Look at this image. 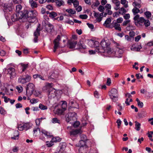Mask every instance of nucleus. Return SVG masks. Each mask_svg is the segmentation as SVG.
<instances>
[{"label":"nucleus","instance_id":"f257e3e1","mask_svg":"<svg viewBox=\"0 0 153 153\" xmlns=\"http://www.w3.org/2000/svg\"><path fill=\"white\" fill-rule=\"evenodd\" d=\"M53 86L52 83H46L45 87L43 88L44 90H48V96L49 99H52L56 96L57 91L52 88Z\"/></svg>","mask_w":153,"mask_h":153},{"label":"nucleus","instance_id":"f03ea898","mask_svg":"<svg viewBox=\"0 0 153 153\" xmlns=\"http://www.w3.org/2000/svg\"><path fill=\"white\" fill-rule=\"evenodd\" d=\"M110 98L112 101L115 102L118 100V93L117 90L115 88L111 89L108 92Z\"/></svg>","mask_w":153,"mask_h":153},{"label":"nucleus","instance_id":"7ed1b4c3","mask_svg":"<svg viewBox=\"0 0 153 153\" xmlns=\"http://www.w3.org/2000/svg\"><path fill=\"white\" fill-rule=\"evenodd\" d=\"M31 76L27 74L25 76H20L18 79L19 82L24 84L30 81L31 80Z\"/></svg>","mask_w":153,"mask_h":153},{"label":"nucleus","instance_id":"20e7f679","mask_svg":"<svg viewBox=\"0 0 153 153\" xmlns=\"http://www.w3.org/2000/svg\"><path fill=\"white\" fill-rule=\"evenodd\" d=\"M123 52V49L121 48L118 44H117L116 48L115 51V56L118 57H121L122 54Z\"/></svg>","mask_w":153,"mask_h":153},{"label":"nucleus","instance_id":"39448f33","mask_svg":"<svg viewBox=\"0 0 153 153\" xmlns=\"http://www.w3.org/2000/svg\"><path fill=\"white\" fill-rule=\"evenodd\" d=\"M76 114L75 112L69 113L68 116L66 118V121L67 122H70L72 121H75L76 120Z\"/></svg>","mask_w":153,"mask_h":153},{"label":"nucleus","instance_id":"423d86ee","mask_svg":"<svg viewBox=\"0 0 153 153\" xmlns=\"http://www.w3.org/2000/svg\"><path fill=\"white\" fill-rule=\"evenodd\" d=\"M139 15H137L134 18V20L135 21V23L136 25L139 24L141 25L143 23H144L145 19L143 17H139Z\"/></svg>","mask_w":153,"mask_h":153},{"label":"nucleus","instance_id":"0eeeda50","mask_svg":"<svg viewBox=\"0 0 153 153\" xmlns=\"http://www.w3.org/2000/svg\"><path fill=\"white\" fill-rule=\"evenodd\" d=\"M61 39V36L60 35H58L56 38L53 41L54 44V49L53 51L54 52H55L59 46V41Z\"/></svg>","mask_w":153,"mask_h":153},{"label":"nucleus","instance_id":"6e6552de","mask_svg":"<svg viewBox=\"0 0 153 153\" xmlns=\"http://www.w3.org/2000/svg\"><path fill=\"white\" fill-rule=\"evenodd\" d=\"M35 89V85L32 83H29L27 86L26 88V92L30 93V94H32Z\"/></svg>","mask_w":153,"mask_h":153},{"label":"nucleus","instance_id":"1a4fd4ad","mask_svg":"<svg viewBox=\"0 0 153 153\" xmlns=\"http://www.w3.org/2000/svg\"><path fill=\"white\" fill-rule=\"evenodd\" d=\"M30 127V124L29 123H25L23 125H19L18 128L19 131H22L25 130L26 131Z\"/></svg>","mask_w":153,"mask_h":153},{"label":"nucleus","instance_id":"9d476101","mask_svg":"<svg viewBox=\"0 0 153 153\" xmlns=\"http://www.w3.org/2000/svg\"><path fill=\"white\" fill-rule=\"evenodd\" d=\"M103 13H100L98 12H94V15L96 18V21L98 22H100L102 20L103 16Z\"/></svg>","mask_w":153,"mask_h":153},{"label":"nucleus","instance_id":"9b49d317","mask_svg":"<svg viewBox=\"0 0 153 153\" xmlns=\"http://www.w3.org/2000/svg\"><path fill=\"white\" fill-rule=\"evenodd\" d=\"M111 25L112 26V27H111V28L114 27L115 30L119 31L121 30V27H120V25L115 20L112 22Z\"/></svg>","mask_w":153,"mask_h":153},{"label":"nucleus","instance_id":"f8f14e48","mask_svg":"<svg viewBox=\"0 0 153 153\" xmlns=\"http://www.w3.org/2000/svg\"><path fill=\"white\" fill-rule=\"evenodd\" d=\"M100 43L97 41H94V47L96 48V52L100 53L103 52V51L100 50L101 47L99 46Z\"/></svg>","mask_w":153,"mask_h":153},{"label":"nucleus","instance_id":"ddd939ff","mask_svg":"<svg viewBox=\"0 0 153 153\" xmlns=\"http://www.w3.org/2000/svg\"><path fill=\"white\" fill-rule=\"evenodd\" d=\"M82 132L81 129L73 130L70 131V134L71 137H73Z\"/></svg>","mask_w":153,"mask_h":153},{"label":"nucleus","instance_id":"4468645a","mask_svg":"<svg viewBox=\"0 0 153 153\" xmlns=\"http://www.w3.org/2000/svg\"><path fill=\"white\" fill-rule=\"evenodd\" d=\"M19 13L21 15V17H19L20 19H27L29 17L28 11L27 10H24L20 13Z\"/></svg>","mask_w":153,"mask_h":153},{"label":"nucleus","instance_id":"2eb2a0df","mask_svg":"<svg viewBox=\"0 0 153 153\" xmlns=\"http://www.w3.org/2000/svg\"><path fill=\"white\" fill-rule=\"evenodd\" d=\"M7 71L8 73L10 76V78L15 76L16 73L15 72V69L14 68L11 67L7 69Z\"/></svg>","mask_w":153,"mask_h":153},{"label":"nucleus","instance_id":"dca6fc26","mask_svg":"<svg viewBox=\"0 0 153 153\" xmlns=\"http://www.w3.org/2000/svg\"><path fill=\"white\" fill-rule=\"evenodd\" d=\"M111 6L110 4H106L105 8L106 9L107 13L108 15H111L112 13V11L111 10ZM106 13H105V15H106Z\"/></svg>","mask_w":153,"mask_h":153},{"label":"nucleus","instance_id":"f3484780","mask_svg":"<svg viewBox=\"0 0 153 153\" xmlns=\"http://www.w3.org/2000/svg\"><path fill=\"white\" fill-rule=\"evenodd\" d=\"M101 45L102 46L100 48V50H103V52H104V49L105 48H107L109 44L107 43L106 42L105 40H102L101 42Z\"/></svg>","mask_w":153,"mask_h":153},{"label":"nucleus","instance_id":"a211bd4d","mask_svg":"<svg viewBox=\"0 0 153 153\" xmlns=\"http://www.w3.org/2000/svg\"><path fill=\"white\" fill-rule=\"evenodd\" d=\"M37 13L35 10H30L28 11V14H29V17H30L32 18L35 17L37 15Z\"/></svg>","mask_w":153,"mask_h":153},{"label":"nucleus","instance_id":"6ab92c4d","mask_svg":"<svg viewBox=\"0 0 153 153\" xmlns=\"http://www.w3.org/2000/svg\"><path fill=\"white\" fill-rule=\"evenodd\" d=\"M54 27L53 25L51 24H48L46 25V30L48 33H51L53 30Z\"/></svg>","mask_w":153,"mask_h":153},{"label":"nucleus","instance_id":"aec40b11","mask_svg":"<svg viewBox=\"0 0 153 153\" xmlns=\"http://www.w3.org/2000/svg\"><path fill=\"white\" fill-rule=\"evenodd\" d=\"M141 3V1L140 0L137 1L135 0L134 1L132 5L134 6V7L139 9L141 7L140 4Z\"/></svg>","mask_w":153,"mask_h":153},{"label":"nucleus","instance_id":"412c9836","mask_svg":"<svg viewBox=\"0 0 153 153\" xmlns=\"http://www.w3.org/2000/svg\"><path fill=\"white\" fill-rule=\"evenodd\" d=\"M85 145L82 146L80 147L79 152V153H86L87 150L88 148L86 146H85Z\"/></svg>","mask_w":153,"mask_h":153},{"label":"nucleus","instance_id":"4be33fe9","mask_svg":"<svg viewBox=\"0 0 153 153\" xmlns=\"http://www.w3.org/2000/svg\"><path fill=\"white\" fill-rule=\"evenodd\" d=\"M141 48L142 47L141 45H138L136 47L135 46L134 44L131 46V49L132 51H139Z\"/></svg>","mask_w":153,"mask_h":153},{"label":"nucleus","instance_id":"5701e85b","mask_svg":"<svg viewBox=\"0 0 153 153\" xmlns=\"http://www.w3.org/2000/svg\"><path fill=\"white\" fill-rule=\"evenodd\" d=\"M80 138L81 139V140L79 141V143H81L82 142L83 143V145H82V146L85 145V141L87 140V137L86 136L85 134H82L80 135Z\"/></svg>","mask_w":153,"mask_h":153},{"label":"nucleus","instance_id":"b1692460","mask_svg":"<svg viewBox=\"0 0 153 153\" xmlns=\"http://www.w3.org/2000/svg\"><path fill=\"white\" fill-rule=\"evenodd\" d=\"M19 13L14 14L12 15L11 16V19L13 22H15L19 20L20 19L19 17H18L19 16Z\"/></svg>","mask_w":153,"mask_h":153},{"label":"nucleus","instance_id":"393cba45","mask_svg":"<svg viewBox=\"0 0 153 153\" xmlns=\"http://www.w3.org/2000/svg\"><path fill=\"white\" fill-rule=\"evenodd\" d=\"M29 3L32 8H34L37 7V3L34 1L33 0H29Z\"/></svg>","mask_w":153,"mask_h":153},{"label":"nucleus","instance_id":"a878e982","mask_svg":"<svg viewBox=\"0 0 153 153\" xmlns=\"http://www.w3.org/2000/svg\"><path fill=\"white\" fill-rule=\"evenodd\" d=\"M14 134L13 136L11 137V139L14 140H18L19 135V131H15L14 132Z\"/></svg>","mask_w":153,"mask_h":153},{"label":"nucleus","instance_id":"bb28decb","mask_svg":"<svg viewBox=\"0 0 153 153\" xmlns=\"http://www.w3.org/2000/svg\"><path fill=\"white\" fill-rule=\"evenodd\" d=\"M41 132L42 134H43L47 138H52L53 136L50 134L49 133L45 130H42Z\"/></svg>","mask_w":153,"mask_h":153},{"label":"nucleus","instance_id":"cd10ccee","mask_svg":"<svg viewBox=\"0 0 153 153\" xmlns=\"http://www.w3.org/2000/svg\"><path fill=\"white\" fill-rule=\"evenodd\" d=\"M69 46L70 48H74L77 44V42L74 41H71L69 42Z\"/></svg>","mask_w":153,"mask_h":153},{"label":"nucleus","instance_id":"c85d7f7f","mask_svg":"<svg viewBox=\"0 0 153 153\" xmlns=\"http://www.w3.org/2000/svg\"><path fill=\"white\" fill-rule=\"evenodd\" d=\"M40 28L39 25L38 26L36 30L34 33V36L38 37L40 35Z\"/></svg>","mask_w":153,"mask_h":153},{"label":"nucleus","instance_id":"c756f323","mask_svg":"<svg viewBox=\"0 0 153 153\" xmlns=\"http://www.w3.org/2000/svg\"><path fill=\"white\" fill-rule=\"evenodd\" d=\"M132 12L133 13V14L135 16L137 15V14L139 13H142L143 12L142 11L141 12H140V10L139 9V8H136L134 7L133 9L132 10Z\"/></svg>","mask_w":153,"mask_h":153},{"label":"nucleus","instance_id":"7c9ffc66","mask_svg":"<svg viewBox=\"0 0 153 153\" xmlns=\"http://www.w3.org/2000/svg\"><path fill=\"white\" fill-rule=\"evenodd\" d=\"M128 1L126 0H121L120 3L123 4L124 7L126 8H127L128 7Z\"/></svg>","mask_w":153,"mask_h":153},{"label":"nucleus","instance_id":"2f4dec72","mask_svg":"<svg viewBox=\"0 0 153 153\" xmlns=\"http://www.w3.org/2000/svg\"><path fill=\"white\" fill-rule=\"evenodd\" d=\"M111 22V20L110 18H107L105 22L103 25L106 27H108L109 26V24Z\"/></svg>","mask_w":153,"mask_h":153},{"label":"nucleus","instance_id":"473e14b6","mask_svg":"<svg viewBox=\"0 0 153 153\" xmlns=\"http://www.w3.org/2000/svg\"><path fill=\"white\" fill-rule=\"evenodd\" d=\"M135 129L137 131H139L140 130V124L137 121L135 122Z\"/></svg>","mask_w":153,"mask_h":153},{"label":"nucleus","instance_id":"72a5a7b5","mask_svg":"<svg viewBox=\"0 0 153 153\" xmlns=\"http://www.w3.org/2000/svg\"><path fill=\"white\" fill-rule=\"evenodd\" d=\"M56 3L58 6L60 7L63 5L64 2L62 0H57L56 1Z\"/></svg>","mask_w":153,"mask_h":153},{"label":"nucleus","instance_id":"f704fd0d","mask_svg":"<svg viewBox=\"0 0 153 153\" xmlns=\"http://www.w3.org/2000/svg\"><path fill=\"white\" fill-rule=\"evenodd\" d=\"M94 40H89L88 41V44L89 46L91 47H94Z\"/></svg>","mask_w":153,"mask_h":153},{"label":"nucleus","instance_id":"c9c22d12","mask_svg":"<svg viewBox=\"0 0 153 153\" xmlns=\"http://www.w3.org/2000/svg\"><path fill=\"white\" fill-rule=\"evenodd\" d=\"M126 12V10L123 7L121 8L119 10V14L123 15Z\"/></svg>","mask_w":153,"mask_h":153},{"label":"nucleus","instance_id":"e433bc0d","mask_svg":"<svg viewBox=\"0 0 153 153\" xmlns=\"http://www.w3.org/2000/svg\"><path fill=\"white\" fill-rule=\"evenodd\" d=\"M61 139L59 137H56L52 138L51 141L53 142H56L60 141Z\"/></svg>","mask_w":153,"mask_h":153},{"label":"nucleus","instance_id":"4c0bfd02","mask_svg":"<svg viewBox=\"0 0 153 153\" xmlns=\"http://www.w3.org/2000/svg\"><path fill=\"white\" fill-rule=\"evenodd\" d=\"M57 16V13L54 12H51L49 13V16L51 18H53Z\"/></svg>","mask_w":153,"mask_h":153},{"label":"nucleus","instance_id":"58836bf2","mask_svg":"<svg viewBox=\"0 0 153 153\" xmlns=\"http://www.w3.org/2000/svg\"><path fill=\"white\" fill-rule=\"evenodd\" d=\"M62 108L63 110H65L67 107V103L65 101H62Z\"/></svg>","mask_w":153,"mask_h":153},{"label":"nucleus","instance_id":"ea45409f","mask_svg":"<svg viewBox=\"0 0 153 153\" xmlns=\"http://www.w3.org/2000/svg\"><path fill=\"white\" fill-rule=\"evenodd\" d=\"M39 108L42 110H47L48 109L47 107L46 106L42 104H40L39 105Z\"/></svg>","mask_w":153,"mask_h":153},{"label":"nucleus","instance_id":"a19ab883","mask_svg":"<svg viewBox=\"0 0 153 153\" xmlns=\"http://www.w3.org/2000/svg\"><path fill=\"white\" fill-rule=\"evenodd\" d=\"M21 66L22 67V71H24L28 67V64H25L23 63H21L20 64Z\"/></svg>","mask_w":153,"mask_h":153},{"label":"nucleus","instance_id":"79ce46f5","mask_svg":"<svg viewBox=\"0 0 153 153\" xmlns=\"http://www.w3.org/2000/svg\"><path fill=\"white\" fill-rule=\"evenodd\" d=\"M66 11L68 13L72 14H74L76 13V11L75 10H73L71 9H68L66 10Z\"/></svg>","mask_w":153,"mask_h":153},{"label":"nucleus","instance_id":"37998d69","mask_svg":"<svg viewBox=\"0 0 153 153\" xmlns=\"http://www.w3.org/2000/svg\"><path fill=\"white\" fill-rule=\"evenodd\" d=\"M78 46H79V48L80 49H85L86 46L83 44H82L81 42H80L78 44Z\"/></svg>","mask_w":153,"mask_h":153},{"label":"nucleus","instance_id":"c03bdc74","mask_svg":"<svg viewBox=\"0 0 153 153\" xmlns=\"http://www.w3.org/2000/svg\"><path fill=\"white\" fill-rule=\"evenodd\" d=\"M52 122L53 123H58L60 124V121L58 120L57 118H53L52 120Z\"/></svg>","mask_w":153,"mask_h":153},{"label":"nucleus","instance_id":"a18cd8bd","mask_svg":"<svg viewBox=\"0 0 153 153\" xmlns=\"http://www.w3.org/2000/svg\"><path fill=\"white\" fill-rule=\"evenodd\" d=\"M105 7L103 6L102 5H100L98 7V10L100 12H101L102 13H103L104 11L105 10Z\"/></svg>","mask_w":153,"mask_h":153},{"label":"nucleus","instance_id":"49530a36","mask_svg":"<svg viewBox=\"0 0 153 153\" xmlns=\"http://www.w3.org/2000/svg\"><path fill=\"white\" fill-rule=\"evenodd\" d=\"M0 113L3 115L6 114V111L4 110L3 108L1 106H0Z\"/></svg>","mask_w":153,"mask_h":153},{"label":"nucleus","instance_id":"de8ad7c7","mask_svg":"<svg viewBox=\"0 0 153 153\" xmlns=\"http://www.w3.org/2000/svg\"><path fill=\"white\" fill-rule=\"evenodd\" d=\"M39 100L38 99L33 98L30 100V102L32 104H35L38 102Z\"/></svg>","mask_w":153,"mask_h":153},{"label":"nucleus","instance_id":"09e8293b","mask_svg":"<svg viewBox=\"0 0 153 153\" xmlns=\"http://www.w3.org/2000/svg\"><path fill=\"white\" fill-rule=\"evenodd\" d=\"M144 24L146 27H147L149 26L150 22L148 20H145L144 22Z\"/></svg>","mask_w":153,"mask_h":153},{"label":"nucleus","instance_id":"8fccbe9b","mask_svg":"<svg viewBox=\"0 0 153 153\" xmlns=\"http://www.w3.org/2000/svg\"><path fill=\"white\" fill-rule=\"evenodd\" d=\"M37 131H39L40 133V128L37 127V128H34L33 130V132L34 133V134H35V135H36V132Z\"/></svg>","mask_w":153,"mask_h":153},{"label":"nucleus","instance_id":"3c124183","mask_svg":"<svg viewBox=\"0 0 153 153\" xmlns=\"http://www.w3.org/2000/svg\"><path fill=\"white\" fill-rule=\"evenodd\" d=\"M53 142L51 140L50 142L49 141H46V145L48 147H51L53 145Z\"/></svg>","mask_w":153,"mask_h":153},{"label":"nucleus","instance_id":"603ef678","mask_svg":"<svg viewBox=\"0 0 153 153\" xmlns=\"http://www.w3.org/2000/svg\"><path fill=\"white\" fill-rule=\"evenodd\" d=\"M16 11L19 12L22 9V6L21 5H18L16 6Z\"/></svg>","mask_w":153,"mask_h":153},{"label":"nucleus","instance_id":"864d4df0","mask_svg":"<svg viewBox=\"0 0 153 153\" xmlns=\"http://www.w3.org/2000/svg\"><path fill=\"white\" fill-rule=\"evenodd\" d=\"M79 17L82 19H86L88 18V16L86 14L80 15L79 16Z\"/></svg>","mask_w":153,"mask_h":153},{"label":"nucleus","instance_id":"5fc2aeb1","mask_svg":"<svg viewBox=\"0 0 153 153\" xmlns=\"http://www.w3.org/2000/svg\"><path fill=\"white\" fill-rule=\"evenodd\" d=\"M16 88L19 93L22 92L23 90L22 87L21 86H17L16 87Z\"/></svg>","mask_w":153,"mask_h":153},{"label":"nucleus","instance_id":"6e6d98bb","mask_svg":"<svg viewBox=\"0 0 153 153\" xmlns=\"http://www.w3.org/2000/svg\"><path fill=\"white\" fill-rule=\"evenodd\" d=\"M145 15L147 18H149L151 16V13L149 11L145 12Z\"/></svg>","mask_w":153,"mask_h":153},{"label":"nucleus","instance_id":"4d7b16f0","mask_svg":"<svg viewBox=\"0 0 153 153\" xmlns=\"http://www.w3.org/2000/svg\"><path fill=\"white\" fill-rule=\"evenodd\" d=\"M41 122V119H37L35 120V123L37 127L39 126L40 125V123Z\"/></svg>","mask_w":153,"mask_h":153},{"label":"nucleus","instance_id":"13d9d810","mask_svg":"<svg viewBox=\"0 0 153 153\" xmlns=\"http://www.w3.org/2000/svg\"><path fill=\"white\" fill-rule=\"evenodd\" d=\"M6 53L5 51L3 50H1L0 51V55L1 56H5Z\"/></svg>","mask_w":153,"mask_h":153},{"label":"nucleus","instance_id":"bf43d9fd","mask_svg":"<svg viewBox=\"0 0 153 153\" xmlns=\"http://www.w3.org/2000/svg\"><path fill=\"white\" fill-rule=\"evenodd\" d=\"M130 17V14L129 13L126 14L123 16V18L126 20H128L129 19Z\"/></svg>","mask_w":153,"mask_h":153},{"label":"nucleus","instance_id":"052dcab7","mask_svg":"<svg viewBox=\"0 0 153 153\" xmlns=\"http://www.w3.org/2000/svg\"><path fill=\"white\" fill-rule=\"evenodd\" d=\"M107 48V52L109 54H111L113 53V50L111 48H108V47Z\"/></svg>","mask_w":153,"mask_h":153},{"label":"nucleus","instance_id":"680f3d73","mask_svg":"<svg viewBox=\"0 0 153 153\" xmlns=\"http://www.w3.org/2000/svg\"><path fill=\"white\" fill-rule=\"evenodd\" d=\"M130 22V20H127L124 21L123 23V25L125 26L126 25Z\"/></svg>","mask_w":153,"mask_h":153},{"label":"nucleus","instance_id":"e2e57ef3","mask_svg":"<svg viewBox=\"0 0 153 153\" xmlns=\"http://www.w3.org/2000/svg\"><path fill=\"white\" fill-rule=\"evenodd\" d=\"M80 124L79 122L78 121H76L74 123L73 126L74 127H77Z\"/></svg>","mask_w":153,"mask_h":153},{"label":"nucleus","instance_id":"0e129e2a","mask_svg":"<svg viewBox=\"0 0 153 153\" xmlns=\"http://www.w3.org/2000/svg\"><path fill=\"white\" fill-rule=\"evenodd\" d=\"M123 19L122 17H120L117 19L116 22L118 23H121L123 22Z\"/></svg>","mask_w":153,"mask_h":153},{"label":"nucleus","instance_id":"69168bd1","mask_svg":"<svg viewBox=\"0 0 153 153\" xmlns=\"http://www.w3.org/2000/svg\"><path fill=\"white\" fill-rule=\"evenodd\" d=\"M129 35L130 37H133L135 35V33L134 31H131L129 32Z\"/></svg>","mask_w":153,"mask_h":153},{"label":"nucleus","instance_id":"338daca9","mask_svg":"<svg viewBox=\"0 0 153 153\" xmlns=\"http://www.w3.org/2000/svg\"><path fill=\"white\" fill-rule=\"evenodd\" d=\"M73 4L74 7H76L78 5L79 2L76 0H75V1L73 2Z\"/></svg>","mask_w":153,"mask_h":153},{"label":"nucleus","instance_id":"774afa93","mask_svg":"<svg viewBox=\"0 0 153 153\" xmlns=\"http://www.w3.org/2000/svg\"><path fill=\"white\" fill-rule=\"evenodd\" d=\"M76 8V10L78 12H80L82 10V7L81 6H77L76 7H75Z\"/></svg>","mask_w":153,"mask_h":153}]
</instances>
